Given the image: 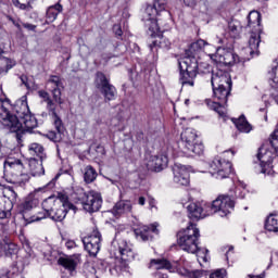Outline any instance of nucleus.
<instances>
[{
  "instance_id": "25",
  "label": "nucleus",
  "mask_w": 278,
  "mask_h": 278,
  "mask_svg": "<svg viewBox=\"0 0 278 278\" xmlns=\"http://www.w3.org/2000/svg\"><path fill=\"white\" fill-rule=\"evenodd\" d=\"M248 27L252 31H262V14L257 11H252L248 15Z\"/></svg>"
},
{
  "instance_id": "30",
  "label": "nucleus",
  "mask_w": 278,
  "mask_h": 278,
  "mask_svg": "<svg viewBox=\"0 0 278 278\" xmlns=\"http://www.w3.org/2000/svg\"><path fill=\"white\" fill-rule=\"evenodd\" d=\"M29 166V173L33 177H40L41 175H45V167L42 166V162L30 160L28 162Z\"/></svg>"
},
{
  "instance_id": "41",
  "label": "nucleus",
  "mask_w": 278,
  "mask_h": 278,
  "mask_svg": "<svg viewBox=\"0 0 278 278\" xmlns=\"http://www.w3.org/2000/svg\"><path fill=\"white\" fill-rule=\"evenodd\" d=\"M208 278H227V269L219 268L213 271Z\"/></svg>"
},
{
  "instance_id": "40",
  "label": "nucleus",
  "mask_w": 278,
  "mask_h": 278,
  "mask_svg": "<svg viewBox=\"0 0 278 278\" xmlns=\"http://www.w3.org/2000/svg\"><path fill=\"white\" fill-rule=\"evenodd\" d=\"M207 47V42L203 39L198 40L197 42H193L191 45V49H193V51H205V48Z\"/></svg>"
},
{
  "instance_id": "45",
  "label": "nucleus",
  "mask_w": 278,
  "mask_h": 278,
  "mask_svg": "<svg viewBox=\"0 0 278 278\" xmlns=\"http://www.w3.org/2000/svg\"><path fill=\"white\" fill-rule=\"evenodd\" d=\"M65 247L68 251L73 250V249H77V243L75 242V240H66L65 241Z\"/></svg>"
},
{
  "instance_id": "21",
  "label": "nucleus",
  "mask_w": 278,
  "mask_h": 278,
  "mask_svg": "<svg viewBox=\"0 0 278 278\" xmlns=\"http://www.w3.org/2000/svg\"><path fill=\"white\" fill-rule=\"evenodd\" d=\"M178 263H170L166 258H153L150 262L149 268H153V270H169V273H175L177 270Z\"/></svg>"
},
{
  "instance_id": "53",
  "label": "nucleus",
  "mask_w": 278,
  "mask_h": 278,
  "mask_svg": "<svg viewBox=\"0 0 278 278\" xmlns=\"http://www.w3.org/2000/svg\"><path fill=\"white\" fill-rule=\"evenodd\" d=\"M228 153H230V157H233V155H236V151H233V150H227V151H225V152L223 153L224 157H225V155H228Z\"/></svg>"
},
{
  "instance_id": "22",
  "label": "nucleus",
  "mask_w": 278,
  "mask_h": 278,
  "mask_svg": "<svg viewBox=\"0 0 278 278\" xmlns=\"http://www.w3.org/2000/svg\"><path fill=\"white\" fill-rule=\"evenodd\" d=\"M262 31L252 30L249 39V53L251 58L260 55V43L262 42Z\"/></svg>"
},
{
  "instance_id": "48",
  "label": "nucleus",
  "mask_w": 278,
  "mask_h": 278,
  "mask_svg": "<svg viewBox=\"0 0 278 278\" xmlns=\"http://www.w3.org/2000/svg\"><path fill=\"white\" fill-rule=\"evenodd\" d=\"M270 97H271V99H274V101L278 105V87L277 88H271Z\"/></svg>"
},
{
  "instance_id": "28",
  "label": "nucleus",
  "mask_w": 278,
  "mask_h": 278,
  "mask_svg": "<svg viewBox=\"0 0 278 278\" xmlns=\"http://www.w3.org/2000/svg\"><path fill=\"white\" fill-rule=\"evenodd\" d=\"M267 77L269 79V86L271 88H278V60L271 63Z\"/></svg>"
},
{
  "instance_id": "38",
  "label": "nucleus",
  "mask_w": 278,
  "mask_h": 278,
  "mask_svg": "<svg viewBox=\"0 0 278 278\" xmlns=\"http://www.w3.org/2000/svg\"><path fill=\"white\" fill-rule=\"evenodd\" d=\"M30 155H37L38 157H42V153H45V148L39 143H31L29 146Z\"/></svg>"
},
{
  "instance_id": "11",
  "label": "nucleus",
  "mask_w": 278,
  "mask_h": 278,
  "mask_svg": "<svg viewBox=\"0 0 278 278\" xmlns=\"http://www.w3.org/2000/svg\"><path fill=\"white\" fill-rule=\"evenodd\" d=\"M4 168H9L11 178L9 184L15 186H25L29 181V174L25 170V163L21 159L8 157L4 162Z\"/></svg>"
},
{
  "instance_id": "24",
  "label": "nucleus",
  "mask_w": 278,
  "mask_h": 278,
  "mask_svg": "<svg viewBox=\"0 0 278 278\" xmlns=\"http://www.w3.org/2000/svg\"><path fill=\"white\" fill-rule=\"evenodd\" d=\"M79 262H81L79 254H74L72 256L60 257L58 264H60V266H63V268H65L70 273H75L77 266L79 265Z\"/></svg>"
},
{
  "instance_id": "20",
  "label": "nucleus",
  "mask_w": 278,
  "mask_h": 278,
  "mask_svg": "<svg viewBox=\"0 0 278 278\" xmlns=\"http://www.w3.org/2000/svg\"><path fill=\"white\" fill-rule=\"evenodd\" d=\"M39 203L40 201L34 193H30L28 197H26L24 202L20 204V212L23 214L24 220L29 219V217H27V213L31 212V210H35V207H38Z\"/></svg>"
},
{
  "instance_id": "15",
  "label": "nucleus",
  "mask_w": 278,
  "mask_h": 278,
  "mask_svg": "<svg viewBox=\"0 0 278 278\" xmlns=\"http://www.w3.org/2000/svg\"><path fill=\"white\" fill-rule=\"evenodd\" d=\"M211 60L219 66H231L238 62V55L233 54V50L227 48H219L215 54H210Z\"/></svg>"
},
{
  "instance_id": "37",
  "label": "nucleus",
  "mask_w": 278,
  "mask_h": 278,
  "mask_svg": "<svg viewBox=\"0 0 278 278\" xmlns=\"http://www.w3.org/2000/svg\"><path fill=\"white\" fill-rule=\"evenodd\" d=\"M13 1V5H15V8H18L20 10H31V2L34 0H12Z\"/></svg>"
},
{
  "instance_id": "2",
  "label": "nucleus",
  "mask_w": 278,
  "mask_h": 278,
  "mask_svg": "<svg viewBox=\"0 0 278 278\" xmlns=\"http://www.w3.org/2000/svg\"><path fill=\"white\" fill-rule=\"evenodd\" d=\"M178 152L175 153L173 149L162 150L160 154L150 155L147 162L148 170L160 173L168 166V157L175 155H185L186 157H194V155H203L204 147L197 142V130L194 128H186L177 142Z\"/></svg>"
},
{
  "instance_id": "51",
  "label": "nucleus",
  "mask_w": 278,
  "mask_h": 278,
  "mask_svg": "<svg viewBox=\"0 0 278 278\" xmlns=\"http://www.w3.org/2000/svg\"><path fill=\"white\" fill-rule=\"evenodd\" d=\"M199 5H203V7H200V10H203V12L207 10V4H205V0H201L199 2Z\"/></svg>"
},
{
  "instance_id": "27",
  "label": "nucleus",
  "mask_w": 278,
  "mask_h": 278,
  "mask_svg": "<svg viewBox=\"0 0 278 278\" xmlns=\"http://www.w3.org/2000/svg\"><path fill=\"white\" fill-rule=\"evenodd\" d=\"M232 123L236 125L238 131H241V134H251V131H253V126L249 124L244 115H241L238 119L232 118Z\"/></svg>"
},
{
  "instance_id": "62",
  "label": "nucleus",
  "mask_w": 278,
  "mask_h": 278,
  "mask_svg": "<svg viewBox=\"0 0 278 278\" xmlns=\"http://www.w3.org/2000/svg\"><path fill=\"white\" fill-rule=\"evenodd\" d=\"M189 102H190V100H186V101H185L186 105H188Z\"/></svg>"
},
{
  "instance_id": "42",
  "label": "nucleus",
  "mask_w": 278,
  "mask_h": 278,
  "mask_svg": "<svg viewBox=\"0 0 278 278\" xmlns=\"http://www.w3.org/2000/svg\"><path fill=\"white\" fill-rule=\"evenodd\" d=\"M191 254L197 255L198 261L203 260V262H207V250H203L198 247L197 252Z\"/></svg>"
},
{
  "instance_id": "23",
  "label": "nucleus",
  "mask_w": 278,
  "mask_h": 278,
  "mask_svg": "<svg viewBox=\"0 0 278 278\" xmlns=\"http://www.w3.org/2000/svg\"><path fill=\"white\" fill-rule=\"evenodd\" d=\"M0 194H2L4 199H8L9 204L5 210L10 212V210L16 205V201H18V193L10 186L4 187L0 185Z\"/></svg>"
},
{
  "instance_id": "39",
  "label": "nucleus",
  "mask_w": 278,
  "mask_h": 278,
  "mask_svg": "<svg viewBox=\"0 0 278 278\" xmlns=\"http://www.w3.org/2000/svg\"><path fill=\"white\" fill-rule=\"evenodd\" d=\"M84 273L86 275H89V276H92L94 275V277H97V267H96V263L92 264V263H86L84 265Z\"/></svg>"
},
{
  "instance_id": "49",
  "label": "nucleus",
  "mask_w": 278,
  "mask_h": 278,
  "mask_svg": "<svg viewBox=\"0 0 278 278\" xmlns=\"http://www.w3.org/2000/svg\"><path fill=\"white\" fill-rule=\"evenodd\" d=\"M23 27L25 29H28V31H36V25H34V24L25 23V24H23Z\"/></svg>"
},
{
  "instance_id": "50",
  "label": "nucleus",
  "mask_w": 278,
  "mask_h": 278,
  "mask_svg": "<svg viewBox=\"0 0 278 278\" xmlns=\"http://www.w3.org/2000/svg\"><path fill=\"white\" fill-rule=\"evenodd\" d=\"M8 206H4L3 208L0 207V218L3 219L5 218V216H8V214L5 213V210Z\"/></svg>"
},
{
  "instance_id": "14",
  "label": "nucleus",
  "mask_w": 278,
  "mask_h": 278,
  "mask_svg": "<svg viewBox=\"0 0 278 278\" xmlns=\"http://www.w3.org/2000/svg\"><path fill=\"white\" fill-rule=\"evenodd\" d=\"M96 87L101 90L105 101H114L116 99V87L110 84V79L103 72L96 74Z\"/></svg>"
},
{
  "instance_id": "35",
  "label": "nucleus",
  "mask_w": 278,
  "mask_h": 278,
  "mask_svg": "<svg viewBox=\"0 0 278 278\" xmlns=\"http://www.w3.org/2000/svg\"><path fill=\"white\" fill-rule=\"evenodd\" d=\"M84 179L86 184H92V181L97 179V170L92 166L88 165L85 168Z\"/></svg>"
},
{
  "instance_id": "58",
  "label": "nucleus",
  "mask_w": 278,
  "mask_h": 278,
  "mask_svg": "<svg viewBox=\"0 0 278 278\" xmlns=\"http://www.w3.org/2000/svg\"><path fill=\"white\" fill-rule=\"evenodd\" d=\"M21 81L24 86H27V76H21Z\"/></svg>"
},
{
  "instance_id": "56",
  "label": "nucleus",
  "mask_w": 278,
  "mask_h": 278,
  "mask_svg": "<svg viewBox=\"0 0 278 278\" xmlns=\"http://www.w3.org/2000/svg\"><path fill=\"white\" fill-rule=\"evenodd\" d=\"M149 205H150V210H153V207H155V199H150Z\"/></svg>"
},
{
  "instance_id": "31",
  "label": "nucleus",
  "mask_w": 278,
  "mask_h": 278,
  "mask_svg": "<svg viewBox=\"0 0 278 278\" xmlns=\"http://www.w3.org/2000/svg\"><path fill=\"white\" fill-rule=\"evenodd\" d=\"M62 12V4L58 3L53 7L48 8L46 14V23H53L58 18V14Z\"/></svg>"
},
{
  "instance_id": "34",
  "label": "nucleus",
  "mask_w": 278,
  "mask_h": 278,
  "mask_svg": "<svg viewBox=\"0 0 278 278\" xmlns=\"http://www.w3.org/2000/svg\"><path fill=\"white\" fill-rule=\"evenodd\" d=\"M56 110L58 109H54V113L53 112H48V114L50 116H52L54 127H55L56 131L59 134H62V131H64V124L62 123V118H60V116H58V111Z\"/></svg>"
},
{
  "instance_id": "54",
  "label": "nucleus",
  "mask_w": 278,
  "mask_h": 278,
  "mask_svg": "<svg viewBox=\"0 0 278 278\" xmlns=\"http://www.w3.org/2000/svg\"><path fill=\"white\" fill-rule=\"evenodd\" d=\"M232 251H233V247H229L226 252V260H229V255H231V253H233Z\"/></svg>"
},
{
  "instance_id": "33",
  "label": "nucleus",
  "mask_w": 278,
  "mask_h": 278,
  "mask_svg": "<svg viewBox=\"0 0 278 278\" xmlns=\"http://www.w3.org/2000/svg\"><path fill=\"white\" fill-rule=\"evenodd\" d=\"M14 66H16V61L0 56V75H5V73L11 68H14Z\"/></svg>"
},
{
  "instance_id": "44",
  "label": "nucleus",
  "mask_w": 278,
  "mask_h": 278,
  "mask_svg": "<svg viewBox=\"0 0 278 278\" xmlns=\"http://www.w3.org/2000/svg\"><path fill=\"white\" fill-rule=\"evenodd\" d=\"M204 51L205 53H207V55L210 56L211 55H216V51H218V48L210 45V43H206V47L204 48ZM212 52H215V53H212Z\"/></svg>"
},
{
  "instance_id": "57",
  "label": "nucleus",
  "mask_w": 278,
  "mask_h": 278,
  "mask_svg": "<svg viewBox=\"0 0 278 278\" xmlns=\"http://www.w3.org/2000/svg\"><path fill=\"white\" fill-rule=\"evenodd\" d=\"M247 278H264V274H261V275H248Z\"/></svg>"
},
{
  "instance_id": "4",
  "label": "nucleus",
  "mask_w": 278,
  "mask_h": 278,
  "mask_svg": "<svg viewBox=\"0 0 278 278\" xmlns=\"http://www.w3.org/2000/svg\"><path fill=\"white\" fill-rule=\"evenodd\" d=\"M166 0H154L153 4H148L144 13H143V21L148 25V34L152 38H159L152 41L150 48L160 47V49H165L168 51L170 49V40L165 37H160L162 34V27H160V18H155V16H160L161 12H163L164 16L170 18V12L166 11Z\"/></svg>"
},
{
  "instance_id": "55",
  "label": "nucleus",
  "mask_w": 278,
  "mask_h": 278,
  "mask_svg": "<svg viewBox=\"0 0 278 278\" xmlns=\"http://www.w3.org/2000/svg\"><path fill=\"white\" fill-rule=\"evenodd\" d=\"M146 202H147V199H144V197H140L138 199V205H144Z\"/></svg>"
},
{
  "instance_id": "47",
  "label": "nucleus",
  "mask_w": 278,
  "mask_h": 278,
  "mask_svg": "<svg viewBox=\"0 0 278 278\" xmlns=\"http://www.w3.org/2000/svg\"><path fill=\"white\" fill-rule=\"evenodd\" d=\"M184 3L187 8L194 9V7L198 5L199 2L197 0H184Z\"/></svg>"
},
{
  "instance_id": "7",
  "label": "nucleus",
  "mask_w": 278,
  "mask_h": 278,
  "mask_svg": "<svg viewBox=\"0 0 278 278\" xmlns=\"http://www.w3.org/2000/svg\"><path fill=\"white\" fill-rule=\"evenodd\" d=\"M42 207L48 212V218L56 223H62L66 218L68 211L75 210V205L68 201L66 195L49 197L42 202Z\"/></svg>"
},
{
  "instance_id": "52",
  "label": "nucleus",
  "mask_w": 278,
  "mask_h": 278,
  "mask_svg": "<svg viewBox=\"0 0 278 278\" xmlns=\"http://www.w3.org/2000/svg\"><path fill=\"white\" fill-rule=\"evenodd\" d=\"M155 278H168V275L162 273V271H157L155 275H154Z\"/></svg>"
},
{
  "instance_id": "60",
  "label": "nucleus",
  "mask_w": 278,
  "mask_h": 278,
  "mask_svg": "<svg viewBox=\"0 0 278 278\" xmlns=\"http://www.w3.org/2000/svg\"><path fill=\"white\" fill-rule=\"evenodd\" d=\"M4 51L0 50V58H2L1 55H3Z\"/></svg>"
},
{
  "instance_id": "26",
  "label": "nucleus",
  "mask_w": 278,
  "mask_h": 278,
  "mask_svg": "<svg viewBox=\"0 0 278 278\" xmlns=\"http://www.w3.org/2000/svg\"><path fill=\"white\" fill-rule=\"evenodd\" d=\"M131 210H132V206L130 201L121 200L114 205L112 212L114 216L118 218V216H123L124 214H130Z\"/></svg>"
},
{
  "instance_id": "10",
  "label": "nucleus",
  "mask_w": 278,
  "mask_h": 278,
  "mask_svg": "<svg viewBox=\"0 0 278 278\" xmlns=\"http://www.w3.org/2000/svg\"><path fill=\"white\" fill-rule=\"evenodd\" d=\"M48 86L51 88L53 100L49 96V92L45 90L38 91V94L43 99V103H47L46 110L54 113L58 110V105H62V80L58 76H51L48 80Z\"/></svg>"
},
{
  "instance_id": "1",
  "label": "nucleus",
  "mask_w": 278,
  "mask_h": 278,
  "mask_svg": "<svg viewBox=\"0 0 278 278\" xmlns=\"http://www.w3.org/2000/svg\"><path fill=\"white\" fill-rule=\"evenodd\" d=\"M244 197H247V184L242 180H237L233 194H222L212 204L207 202L190 203L187 206L189 218L201 220V218H207L212 214H219L222 218H225V216H229L233 212V207H236L235 199H244Z\"/></svg>"
},
{
  "instance_id": "16",
  "label": "nucleus",
  "mask_w": 278,
  "mask_h": 278,
  "mask_svg": "<svg viewBox=\"0 0 278 278\" xmlns=\"http://www.w3.org/2000/svg\"><path fill=\"white\" fill-rule=\"evenodd\" d=\"M173 181L176 186H190V167L180 163L172 166Z\"/></svg>"
},
{
  "instance_id": "8",
  "label": "nucleus",
  "mask_w": 278,
  "mask_h": 278,
  "mask_svg": "<svg viewBox=\"0 0 278 278\" xmlns=\"http://www.w3.org/2000/svg\"><path fill=\"white\" fill-rule=\"evenodd\" d=\"M270 147L274 152L270 151ZM275 155L278 157V127L271 134L269 144L264 143L257 153V160L261 166V173L264 175H273V160Z\"/></svg>"
},
{
  "instance_id": "59",
  "label": "nucleus",
  "mask_w": 278,
  "mask_h": 278,
  "mask_svg": "<svg viewBox=\"0 0 278 278\" xmlns=\"http://www.w3.org/2000/svg\"><path fill=\"white\" fill-rule=\"evenodd\" d=\"M1 250L5 251V249H8V244L7 243H0Z\"/></svg>"
},
{
  "instance_id": "63",
  "label": "nucleus",
  "mask_w": 278,
  "mask_h": 278,
  "mask_svg": "<svg viewBox=\"0 0 278 278\" xmlns=\"http://www.w3.org/2000/svg\"><path fill=\"white\" fill-rule=\"evenodd\" d=\"M36 192H40V189H37Z\"/></svg>"
},
{
  "instance_id": "13",
  "label": "nucleus",
  "mask_w": 278,
  "mask_h": 278,
  "mask_svg": "<svg viewBox=\"0 0 278 278\" xmlns=\"http://www.w3.org/2000/svg\"><path fill=\"white\" fill-rule=\"evenodd\" d=\"M208 173L214 179H227L232 173L231 162L223 156H216L208 163Z\"/></svg>"
},
{
  "instance_id": "46",
  "label": "nucleus",
  "mask_w": 278,
  "mask_h": 278,
  "mask_svg": "<svg viewBox=\"0 0 278 278\" xmlns=\"http://www.w3.org/2000/svg\"><path fill=\"white\" fill-rule=\"evenodd\" d=\"M113 31H114L115 36H123V28L121 27L119 24H115L113 26Z\"/></svg>"
},
{
  "instance_id": "43",
  "label": "nucleus",
  "mask_w": 278,
  "mask_h": 278,
  "mask_svg": "<svg viewBox=\"0 0 278 278\" xmlns=\"http://www.w3.org/2000/svg\"><path fill=\"white\" fill-rule=\"evenodd\" d=\"M189 278H207V271L205 270L189 271Z\"/></svg>"
},
{
  "instance_id": "32",
  "label": "nucleus",
  "mask_w": 278,
  "mask_h": 278,
  "mask_svg": "<svg viewBox=\"0 0 278 278\" xmlns=\"http://www.w3.org/2000/svg\"><path fill=\"white\" fill-rule=\"evenodd\" d=\"M241 29H242V25L240 24V21L231 20L228 23V34L230 38H238V36H240Z\"/></svg>"
},
{
  "instance_id": "18",
  "label": "nucleus",
  "mask_w": 278,
  "mask_h": 278,
  "mask_svg": "<svg viewBox=\"0 0 278 278\" xmlns=\"http://www.w3.org/2000/svg\"><path fill=\"white\" fill-rule=\"evenodd\" d=\"M83 244L89 255H97L101 251V232H99V229H93L91 235L83 238Z\"/></svg>"
},
{
  "instance_id": "19",
  "label": "nucleus",
  "mask_w": 278,
  "mask_h": 278,
  "mask_svg": "<svg viewBox=\"0 0 278 278\" xmlns=\"http://www.w3.org/2000/svg\"><path fill=\"white\" fill-rule=\"evenodd\" d=\"M157 226V223L151 224L150 226H140L139 228L135 229V235L139 240H142V242H147L148 240L153 239V233L154 236L160 233Z\"/></svg>"
},
{
  "instance_id": "5",
  "label": "nucleus",
  "mask_w": 278,
  "mask_h": 278,
  "mask_svg": "<svg viewBox=\"0 0 278 278\" xmlns=\"http://www.w3.org/2000/svg\"><path fill=\"white\" fill-rule=\"evenodd\" d=\"M113 252L115 257H110L106 261H98L96 263V277L100 278L103 275H113L116 277L123 270V262H131L136 256L134 254V250L131 249V244L127 242L125 239H119L117 241H113ZM123 262H121V260Z\"/></svg>"
},
{
  "instance_id": "12",
  "label": "nucleus",
  "mask_w": 278,
  "mask_h": 278,
  "mask_svg": "<svg viewBox=\"0 0 278 278\" xmlns=\"http://www.w3.org/2000/svg\"><path fill=\"white\" fill-rule=\"evenodd\" d=\"M180 77L179 84L181 86H194L197 73L199 71V62L194 56H185L179 62Z\"/></svg>"
},
{
  "instance_id": "29",
  "label": "nucleus",
  "mask_w": 278,
  "mask_h": 278,
  "mask_svg": "<svg viewBox=\"0 0 278 278\" xmlns=\"http://www.w3.org/2000/svg\"><path fill=\"white\" fill-rule=\"evenodd\" d=\"M264 227L266 231L277 233L278 232V213L269 214L265 219Z\"/></svg>"
},
{
  "instance_id": "9",
  "label": "nucleus",
  "mask_w": 278,
  "mask_h": 278,
  "mask_svg": "<svg viewBox=\"0 0 278 278\" xmlns=\"http://www.w3.org/2000/svg\"><path fill=\"white\" fill-rule=\"evenodd\" d=\"M201 233L197 225L190 224L187 228L177 233L178 247L186 253H197L199 251V238Z\"/></svg>"
},
{
  "instance_id": "6",
  "label": "nucleus",
  "mask_w": 278,
  "mask_h": 278,
  "mask_svg": "<svg viewBox=\"0 0 278 278\" xmlns=\"http://www.w3.org/2000/svg\"><path fill=\"white\" fill-rule=\"evenodd\" d=\"M211 86L213 88V97L217 102H212V109L223 118L227 116V97L231 90V75L225 70H220L218 65L212 71Z\"/></svg>"
},
{
  "instance_id": "3",
  "label": "nucleus",
  "mask_w": 278,
  "mask_h": 278,
  "mask_svg": "<svg viewBox=\"0 0 278 278\" xmlns=\"http://www.w3.org/2000/svg\"><path fill=\"white\" fill-rule=\"evenodd\" d=\"M15 115L10 114V111L5 106H0V123L10 129L13 134H16L17 140H21V135L25 131H31L38 127V119L29 111L27 104V97L23 96L17 100L13 106Z\"/></svg>"
},
{
  "instance_id": "61",
  "label": "nucleus",
  "mask_w": 278,
  "mask_h": 278,
  "mask_svg": "<svg viewBox=\"0 0 278 278\" xmlns=\"http://www.w3.org/2000/svg\"><path fill=\"white\" fill-rule=\"evenodd\" d=\"M15 27H17V29H21V25L18 24H15Z\"/></svg>"
},
{
  "instance_id": "17",
  "label": "nucleus",
  "mask_w": 278,
  "mask_h": 278,
  "mask_svg": "<svg viewBox=\"0 0 278 278\" xmlns=\"http://www.w3.org/2000/svg\"><path fill=\"white\" fill-rule=\"evenodd\" d=\"M102 204L103 199H101V193L97 191H89L85 194V199L83 200L84 211L89 212V214L99 212Z\"/></svg>"
},
{
  "instance_id": "36",
  "label": "nucleus",
  "mask_w": 278,
  "mask_h": 278,
  "mask_svg": "<svg viewBox=\"0 0 278 278\" xmlns=\"http://www.w3.org/2000/svg\"><path fill=\"white\" fill-rule=\"evenodd\" d=\"M49 213L45 210V206H42V210L39 211L36 215H33L26 219V223H38V220H43V218H48Z\"/></svg>"
}]
</instances>
